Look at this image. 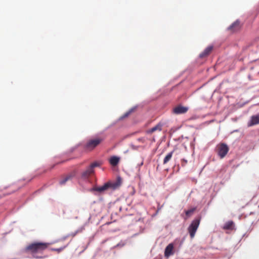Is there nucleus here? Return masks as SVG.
Wrapping results in <instances>:
<instances>
[{
  "label": "nucleus",
  "mask_w": 259,
  "mask_h": 259,
  "mask_svg": "<svg viewBox=\"0 0 259 259\" xmlns=\"http://www.w3.org/2000/svg\"><path fill=\"white\" fill-rule=\"evenodd\" d=\"M64 248H53L52 249V250L56 251L58 252H60L61 251H62L63 249Z\"/></svg>",
  "instance_id": "6ab92c4d"
},
{
  "label": "nucleus",
  "mask_w": 259,
  "mask_h": 259,
  "mask_svg": "<svg viewBox=\"0 0 259 259\" xmlns=\"http://www.w3.org/2000/svg\"><path fill=\"white\" fill-rule=\"evenodd\" d=\"M195 210V208H192L189 210L185 211V213H186V215H187V218L190 217L193 214V213L194 212Z\"/></svg>",
  "instance_id": "dca6fc26"
},
{
  "label": "nucleus",
  "mask_w": 259,
  "mask_h": 259,
  "mask_svg": "<svg viewBox=\"0 0 259 259\" xmlns=\"http://www.w3.org/2000/svg\"><path fill=\"white\" fill-rule=\"evenodd\" d=\"M188 110V107L178 105L173 109V112L176 114H181L186 113Z\"/></svg>",
  "instance_id": "423d86ee"
},
{
  "label": "nucleus",
  "mask_w": 259,
  "mask_h": 259,
  "mask_svg": "<svg viewBox=\"0 0 259 259\" xmlns=\"http://www.w3.org/2000/svg\"><path fill=\"white\" fill-rule=\"evenodd\" d=\"M162 124L160 123L157 124L156 125L151 128V129L148 130L147 133L148 134L153 133L157 131H161L162 130Z\"/></svg>",
  "instance_id": "ddd939ff"
},
{
  "label": "nucleus",
  "mask_w": 259,
  "mask_h": 259,
  "mask_svg": "<svg viewBox=\"0 0 259 259\" xmlns=\"http://www.w3.org/2000/svg\"><path fill=\"white\" fill-rule=\"evenodd\" d=\"M258 124H259V113L252 116L250 118V120L248 121L247 125L248 126H252Z\"/></svg>",
  "instance_id": "0eeeda50"
},
{
  "label": "nucleus",
  "mask_w": 259,
  "mask_h": 259,
  "mask_svg": "<svg viewBox=\"0 0 259 259\" xmlns=\"http://www.w3.org/2000/svg\"><path fill=\"white\" fill-rule=\"evenodd\" d=\"M71 178V177L68 176H67L65 178H63L62 180H61L60 181V184L61 185H64L65 184V183L68 181L69 180H70Z\"/></svg>",
  "instance_id": "f3484780"
},
{
  "label": "nucleus",
  "mask_w": 259,
  "mask_h": 259,
  "mask_svg": "<svg viewBox=\"0 0 259 259\" xmlns=\"http://www.w3.org/2000/svg\"><path fill=\"white\" fill-rule=\"evenodd\" d=\"M49 243L35 242L28 245L24 248L26 253H30L35 258H42L43 252L49 247Z\"/></svg>",
  "instance_id": "f257e3e1"
},
{
  "label": "nucleus",
  "mask_w": 259,
  "mask_h": 259,
  "mask_svg": "<svg viewBox=\"0 0 259 259\" xmlns=\"http://www.w3.org/2000/svg\"><path fill=\"white\" fill-rule=\"evenodd\" d=\"M200 220V217L196 218L191 222L188 228V232L192 239L193 238L195 235L196 232L199 226Z\"/></svg>",
  "instance_id": "20e7f679"
},
{
  "label": "nucleus",
  "mask_w": 259,
  "mask_h": 259,
  "mask_svg": "<svg viewBox=\"0 0 259 259\" xmlns=\"http://www.w3.org/2000/svg\"><path fill=\"white\" fill-rule=\"evenodd\" d=\"M174 245L172 243L169 244L165 248L164 251V256L168 257L170 255L173 254Z\"/></svg>",
  "instance_id": "1a4fd4ad"
},
{
  "label": "nucleus",
  "mask_w": 259,
  "mask_h": 259,
  "mask_svg": "<svg viewBox=\"0 0 259 259\" xmlns=\"http://www.w3.org/2000/svg\"><path fill=\"white\" fill-rule=\"evenodd\" d=\"M174 151L168 153L163 159V164H166L171 159L173 155Z\"/></svg>",
  "instance_id": "4468645a"
},
{
  "label": "nucleus",
  "mask_w": 259,
  "mask_h": 259,
  "mask_svg": "<svg viewBox=\"0 0 259 259\" xmlns=\"http://www.w3.org/2000/svg\"><path fill=\"white\" fill-rule=\"evenodd\" d=\"M138 140L139 141H142V142H143L144 139H143V138H139V139H138Z\"/></svg>",
  "instance_id": "412c9836"
},
{
  "label": "nucleus",
  "mask_w": 259,
  "mask_h": 259,
  "mask_svg": "<svg viewBox=\"0 0 259 259\" xmlns=\"http://www.w3.org/2000/svg\"><path fill=\"white\" fill-rule=\"evenodd\" d=\"M94 170L92 169V167L89 166L87 169L81 173V177L83 179L89 178L92 175L94 174Z\"/></svg>",
  "instance_id": "6e6552de"
},
{
  "label": "nucleus",
  "mask_w": 259,
  "mask_h": 259,
  "mask_svg": "<svg viewBox=\"0 0 259 259\" xmlns=\"http://www.w3.org/2000/svg\"><path fill=\"white\" fill-rule=\"evenodd\" d=\"M212 49H213V47L212 46H208V47H207L204 50V51L203 52H202L199 55L200 58H202L205 57L207 56H208L210 53V52L212 51Z\"/></svg>",
  "instance_id": "f8f14e48"
},
{
  "label": "nucleus",
  "mask_w": 259,
  "mask_h": 259,
  "mask_svg": "<svg viewBox=\"0 0 259 259\" xmlns=\"http://www.w3.org/2000/svg\"><path fill=\"white\" fill-rule=\"evenodd\" d=\"M234 223L233 221H228L225 224L224 229L226 230L232 229Z\"/></svg>",
  "instance_id": "2eb2a0df"
},
{
  "label": "nucleus",
  "mask_w": 259,
  "mask_h": 259,
  "mask_svg": "<svg viewBox=\"0 0 259 259\" xmlns=\"http://www.w3.org/2000/svg\"><path fill=\"white\" fill-rule=\"evenodd\" d=\"M240 28V22L238 21L234 22L231 26L228 27V30L232 32L238 31Z\"/></svg>",
  "instance_id": "9d476101"
},
{
  "label": "nucleus",
  "mask_w": 259,
  "mask_h": 259,
  "mask_svg": "<svg viewBox=\"0 0 259 259\" xmlns=\"http://www.w3.org/2000/svg\"><path fill=\"white\" fill-rule=\"evenodd\" d=\"M218 154L221 158H224L229 151L228 146L225 143H221L217 146Z\"/></svg>",
  "instance_id": "39448f33"
},
{
  "label": "nucleus",
  "mask_w": 259,
  "mask_h": 259,
  "mask_svg": "<svg viewBox=\"0 0 259 259\" xmlns=\"http://www.w3.org/2000/svg\"><path fill=\"white\" fill-rule=\"evenodd\" d=\"M143 162L141 163V165H143Z\"/></svg>",
  "instance_id": "4be33fe9"
},
{
  "label": "nucleus",
  "mask_w": 259,
  "mask_h": 259,
  "mask_svg": "<svg viewBox=\"0 0 259 259\" xmlns=\"http://www.w3.org/2000/svg\"><path fill=\"white\" fill-rule=\"evenodd\" d=\"M119 161L120 158L116 156H111L109 160L110 164L113 166H116L119 163Z\"/></svg>",
  "instance_id": "9b49d317"
},
{
  "label": "nucleus",
  "mask_w": 259,
  "mask_h": 259,
  "mask_svg": "<svg viewBox=\"0 0 259 259\" xmlns=\"http://www.w3.org/2000/svg\"><path fill=\"white\" fill-rule=\"evenodd\" d=\"M121 184V181L119 179L115 182H108L104 184L102 186L100 187H94L91 191H97L100 193H103L106 190L109 189L115 190L118 188Z\"/></svg>",
  "instance_id": "f03ea898"
},
{
  "label": "nucleus",
  "mask_w": 259,
  "mask_h": 259,
  "mask_svg": "<svg viewBox=\"0 0 259 259\" xmlns=\"http://www.w3.org/2000/svg\"><path fill=\"white\" fill-rule=\"evenodd\" d=\"M99 165V163L97 162L92 163L89 166L92 167V169H94V167L98 166Z\"/></svg>",
  "instance_id": "a211bd4d"
},
{
  "label": "nucleus",
  "mask_w": 259,
  "mask_h": 259,
  "mask_svg": "<svg viewBox=\"0 0 259 259\" xmlns=\"http://www.w3.org/2000/svg\"><path fill=\"white\" fill-rule=\"evenodd\" d=\"M132 112V110H130L129 111L127 112L126 113H125L123 115V117H127Z\"/></svg>",
  "instance_id": "aec40b11"
},
{
  "label": "nucleus",
  "mask_w": 259,
  "mask_h": 259,
  "mask_svg": "<svg viewBox=\"0 0 259 259\" xmlns=\"http://www.w3.org/2000/svg\"><path fill=\"white\" fill-rule=\"evenodd\" d=\"M103 141V139L100 137L91 139L87 141L84 148L87 150L92 151L100 144Z\"/></svg>",
  "instance_id": "7ed1b4c3"
}]
</instances>
